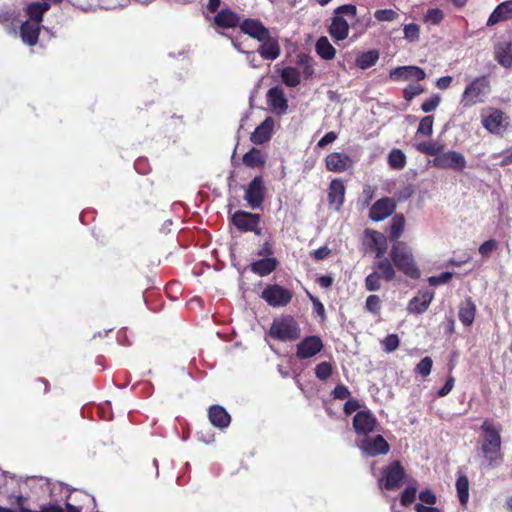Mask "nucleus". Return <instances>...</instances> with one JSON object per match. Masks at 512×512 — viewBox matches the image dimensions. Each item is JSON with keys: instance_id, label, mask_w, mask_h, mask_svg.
<instances>
[{"instance_id": "obj_28", "label": "nucleus", "mask_w": 512, "mask_h": 512, "mask_svg": "<svg viewBox=\"0 0 512 512\" xmlns=\"http://www.w3.org/2000/svg\"><path fill=\"white\" fill-rule=\"evenodd\" d=\"M277 265L278 261L276 258L265 257L251 263L250 270L257 275L264 277L271 274L277 268Z\"/></svg>"}, {"instance_id": "obj_29", "label": "nucleus", "mask_w": 512, "mask_h": 512, "mask_svg": "<svg viewBox=\"0 0 512 512\" xmlns=\"http://www.w3.org/2000/svg\"><path fill=\"white\" fill-rule=\"evenodd\" d=\"M51 4L48 2H32L26 7V14L29 17L27 21L37 22L41 24L44 14L50 9Z\"/></svg>"}, {"instance_id": "obj_43", "label": "nucleus", "mask_w": 512, "mask_h": 512, "mask_svg": "<svg viewBox=\"0 0 512 512\" xmlns=\"http://www.w3.org/2000/svg\"><path fill=\"white\" fill-rule=\"evenodd\" d=\"M433 124L434 117L432 115L423 117L419 122L416 134L430 137L433 133Z\"/></svg>"}, {"instance_id": "obj_14", "label": "nucleus", "mask_w": 512, "mask_h": 512, "mask_svg": "<svg viewBox=\"0 0 512 512\" xmlns=\"http://www.w3.org/2000/svg\"><path fill=\"white\" fill-rule=\"evenodd\" d=\"M265 198V187L262 176H256L254 179L248 184V187L245 190L244 199L247 201L248 205L257 209L260 208L264 202Z\"/></svg>"}, {"instance_id": "obj_63", "label": "nucleus", "mask_w": 512, "mask_h": 512, "mask_svg": "<svg viewBox=\"0 0 512 512\" xmlns=\"http://www.w3.org/2000/svg\"><path fill=\"white\" fill-rule=\"evenodd\" d=\"M330 254L331 250L327 246H322L312 253V257L316 261H320L326 259Z\"/></svg>"}, {"instance_id": "obj_53", "label": "nucleus", "mask_w": 512, "mask_h": 512, "mask_svg": "<svg viewBox=\"0 0 512 512\" xmlns=\"http://www.w3.org/2000/svg\"><path fill=\"white\" fill-rule=\"evenodd\" d=\"M365 308L367 311L377 314L381 309V300L378 295H369L366 299Z\"/></svg>"}, {"instance_id": "obj_48", "label": "nucleus", "mask_w": 512, "mask_h": 512, "mask_svg": "<svg viewBox=\"0 0 512 512\" xmlns=\"http://www.w3.org/2000/svg\"><path fill=\"white\" fill-rule=\"evenodd\" d=\"M398 13L394 11L393 9H379L376 10L374 13V17L377 21L384 22V21H394L398 18Z\"/></svg>"}, {"instance_id": "obj_52", "label": "nucleus", "mask_w": 512, "mask_h": 512, "mask_svg": "<svg viewBox=\"0 0 512 512\" xmlns=\"http://www.w3.org/2000/svg\"><path fill=\"white\" fill-rule=\"evenodd\" d=\"M424 87L420 84H410L403 90V97L407 101H411L414 97L424 92Z\"/></svg>"}, {"instance_id": "obj_61", "label": "nucleus", "mask_w": 512, "mask_h": 512, "mask_svg": "<svg viewBox=\"0 0 512 512\" xmlns=\"http://www.w3.org/2000/svg\"><path fill=\"white\" fill-rule=\"evenodd\" d=\"M419 499L429 505H434L436 503V496L430 489L421 491Z\"/></svg>"}, {"instance_id": "obj_33", "label": "nucleus", "mask_w": 512, "mask_h": 512, "mask_svg": "<svg viewBox=\"0 0 512 512\" xmlns=\"http://www.w3.org/2000/svg\"><path fill=\"white\" fill-rule=\"evenodd\" d=\"M405 228V218L402 214H395L391 220L388 239L393 243L402 242L400 239Z\"/></svg>"}, {"instance_id": "obj_24", "label": "nucleus", "mask_w": 512, "mask_h": 512, "mask_svg": "<svg viewBox=\"0 0 512 512\" xmlns=\"http://www.w3.org/2000/svg\"><path fill=\"white\" fill-rule=\"evenodd\" d=\"M40 31L41 24L37 22L24 21L20 26L21 39L29 46H35L38 43Z\"/></svg>"}, {"instance_id": "obj_19", "label": "nucleus", "mask_w": 512, "mask_h": 512, "mask_svg": "<svg viewBox=\"0 0 512 512\" xmlns=\"http://www.w3.org/2000/svg\"><path fill=\"white\" fill-rule=\"evenodd\" d=\"M346 188L343 181L339 178L333 179L328 187V203L339 211L345 201Z\"/></svg>"}, {"instance_id": "obj_1", "label": "nucleus", "mask_w": 512, "mask_h": 512, "mask_svg": "<svg viewBox=\"0 0 512 512\" xmlns=\"http://www.w3.org/2000/svg\"><path fill=\"white\" fill-rule=\"evenodd\" d=\"M501 426L485 419L481 425L480 443L483 457L493 464L501 458Z\"/></svg>"}, {"instance_id": "obj_49", "label": "nucleus", "mask_w": 512, "mask_h": 512, "mask_svg": "<svg viewBox=\"0 0 512 512\" xmlns=\"http://www.w3.org/2000/svg\"><path fill=\"white\" fill-rule=\"evenodd\" d=\"M443 19H444V13L442 10H440L438 8L428 9L425 14V21L432 25L440 24Z\"/></svg>"}, {"instance_id": "obj_58", "label": "nucleus", "mask_w": 512, "mask_h": 512, "mask_svg": "<svg viewBox=\"0 0 512 512\" xmlns=\"http://www.w3.org/2000/svg\"><path fill=\"white\" fill-rule=\"evenodd\" d=\"M361 407L360 402L355 398H350L344 404V413L346 415H351L355 411H357Z\"/></svg>"}, {"instance_id": "obj_3", "label": "nucleus", "mask_w": 512, "mask_h": 512, "mask_svg": "<svg viewBox=\"0 0 512 512\" xmlns=\"http://www.w3.org/2000/svg\"><path fill=\"white\" fill-rule=\"evenodd\" d=\"M373 264V271L365 278V288L367 291L375 292L381 289V280L391 282L396 277V268L391 261L390 256L385 255L382 258H376Z\"/></svg>"}, {"instance_id": "obj_30", "label": "nucleus", "mask_w": 512, "mask_h": 512, "mask_svg": "<svg viewBox=\"0 0 512 512\" xmlns=\"http://www.w3.org/2000/svg\"><path fill=\"white\" fill-rule=\"evenodd\" d=\"M495 59L504 67L512 66V43H498L494 49Z\"/></svg>"}, {"instance_id": "obj_26", "label": "nucleus", "mask_w": 512, "mask_h": 512, "mask_svg": "<svg viewBox=\"0 0 512 512\" xmlns=\"http://www.w3.org/2000/svg\"><path fill=\"white\" fill-rule=\"evenodd\" d=\"M210 423L219 429L227 428L231 422L229 413L220 405H212L208 409Z\"/></svg>"}, {"instance_id": "obj_5", "label": "nucleus", "mask_w": 512, "mask_h": 512, "mask_svg": "<svg viewBox=\"0 0 512 512\" xmlns=\"http://www.w3.org/2000/svg\"><path fill=\"white\" fill-rule=\"evenodd\" d=\"M335 16L329 26V34L335 41H343L348 37L349 24L342 14L356 16L357 8L353 4H344L335 9Z\"/></svg>"}, {"instance_id": "obj_47", "label": "nucleus", "mask_w": 512, "mask_h": 512, "mask_svg": "<svg viewBox=\"0 0 512 512\" xmlns=\"http://www.w3.org/2000/svg\"><path fill=\"white\" fill-rule=\"evenodd\" d=\"M433 361L430 357L426 356L420 360L415 367V372L422 377H426L431 373Z\"/></svg>"}, {"instance_id": "obj_9", "label": "nucleus", "mask_w": 512, "mask_h": 512, "mask_svg": "<svg viewBox=\"0 0 512 512\" xmlns=\"http://www.w3.org/2000/svg\"><path fill=\"white\" fill-rule=\"evenodd\" d=\"M231 223L241 232H254L256 235H262V229L259 227L261 216L244 210H237L231 216Z\"/></svg>"}, {"instance_id": "obj_55", "label": "nucleus", "mask_w": 512, "mask_h": 512, "mask_svg": "<svg viewBox=\"0 0 512 512\" xmlns=\"http://www.w3.org/2000/svg\"><path fill=\"white\" fill-rule=\"evenodd\" d=\"M404 37L409 41H416L419 38L420 28L415 23H410L404 26Z\"/></svg>"}, {"instance_id": "obj_32", "label": "nucleus", "mask_w": 512, "mask_h": 512, "mask_svg": "<svg viewBox=\"0 0 512 512\" xmlns=\"http://www.w3.org/2000/svg\"><path fill=\"white\" fill-rule=\"evenodd\" d=\"M503 122V113L500 110L492 109L490 114L482 116L483 126L492 133L499 132Z\"/></svg>"}, {"instance_id": "obj_50", "label": "nucleus", "mask_w": 512, "mask_h": 512, "mask_svg": "<svg viewBox=\"0 0 512 512\" xmlns=\"http://www.w3.org/2000/svg\"><path fill=\"white\" fill-rule=\"evenodd\" d=\"M498 248V242L494 239H490L482 243L479 247V254L483 258H489L494 251Z\"/></svg>"}, {"instance_id": "obj_10", "label": "nucleus", "mask_w": 512, "mask_h": 512, "mask_svg": "<svg viewBox=\"0 0 512 512\" xmlns=\"http://www.w3.org/2000/svg\"><path fill=\"white\" fill-rule=\"evenodd\" d=\"M292 297L293 293L279 284L267 285L261 293V298L271 307H285Z\"/></svg>"}, {"instance_id": "obj_15", "label": "nucleus", "mask_w": 512, "mask_h": 512, "mask_svg": "<svg viewBox=\"0 0 512 512\" xmlns=\"http://www.w3.org/2000/svg\"><path fill=\"white\" fill-rule=\"evenodd\" d=\"M396 209V202L394 199L389 197H383L379 200H377L370 208L369 210V218L372 221L379 222L390 215L395 211Z\"/></svg>"}, {"instance_id": "obj_8", "label": "nucleus", "mask_w": 512, "mask_h": 512, "mask_svg": "<svg viewBox=\"0 0 512 512\" xmlns=\"http://www.w3.org/2000/svg\"><path fill=\"white\" fill-rule=\"evenodd\" d=\"M352 426L358 436L366 437L380 431V424L375 415L368 409L358 411L352 420Z\"/></svg>"}, {"instance_id": "obj_42", "label": "nucleus", "mask_w": 512, "mask_h": 512, "mask_svg": "<svg viewBox=\"0 0 512 512\" xmlns=\"http://www.w3.org/2000/svg\"><path fill=\"white\" fill-rule=\"evenodd\" d=\"M297 64L302 67V74L305 79H309L314 75V63L310 55L305 53L298 54Z\"/></svg>"}, {"instance_id": "obj_59", "label": "nucleus", "mask_w": 512, "mask_h": 512, "mask_svg": "<svg viewBox=\"0 0 512 512\" xmlns=\"http://www.w3.org/2000/svg\"><path fill=\"white\" fill-rule=\"evenodd\" d=\"M374 193H375V188L370 185H366L363 188L362 197H363V205L364 206L370 205L372 199L374 198Z\"/></svg>"}, {"instance_id": "obj_18", "label": "nucleus", "mask_w": 512, "mask_h": 512, "mask_svg": "<svg viewBox=\"0 0 512 512\" xmlns=\"http://www.w3.org/2000/svg\"><path fill=\"white\" fill-rule=\"evenodd\" d=\"M389 76L393 81H406L410 79L422 81L425 79L426 73L422 68L417 66H399L392 69Z\"/></svg>"}, {"instance_id": "obj_35", "label": "nucleus", "mask_w": 512, "mask_h": 512, "mask_svg": "<svg viewBox=\"0 0 512 512\" xmlns=\"http://www.w3.org/2000/svg\"><path fill=\"white\" fill-rule=\"evenodd\" d=\"M415 148L418 152L434 156V158L442 155L444 152V144L437 141L419 142L415 144Z\"/></svg>"}, {"instance_id": "obj_13", "label": "nucleus", "mask_w": 512, "mask_h": 512, "mask_svg": "<svg viewBox=\"0 0 512 512\" xmlns=\"http://www.w3.org/2000/svg\"><path fill=\"white\" fill-rule=\"evenodd\" d=\"M324 348L322 339L317 335H310L303 338L296 346V357L299 360H306L316 356Z\"/></svg>"}, {"instance_id": "obj_21", "label": "nucleus", "mask_w": 512, "mask_h": 512, "mask_svg": "<svg viewBox=\"0 0 512 512\" xmlns=\"http://www.w3.org/2000/svg\"><path fill=\"white\" fill-rule=\"evenodd\" d=\"M267 103L279 115L285 114L288 109V101L283 90L276 86L267 92Z\"/></svg>"}, {"instance_id": "obj_27", "label": "nucleus", "mask_w": 512, "mask_h": 512, "mask_svg": "<svg viewBox=\"0 0 512 512\" xmlns=\"http://www.w3.org/2000/svg\"><path fill=\"white\" fill-rule=\"evenodd\" d=\"M512 18V0L500 3L490 14L486 25L493 26Z\"/></svg>"}, {"instance_id": "obj_54", "label": "nucleus", "mask_w": 512, "mask_h": 512, "mask_svg": "<svg viewBox=\"0 0 512 512\" xmlns=\"http://www.w3.org/2000/svg\"><path fill=\"white\" fill-rule=\"evenodd\" d=\"M441 97L438 94H434L429 99L425 100L421 105V110L425 113L434 111L440 104Z\"/></svg>"}, {"instance_id": "obj_11", "label": "nucleus", "mask_w": 512, "mask_h": 512, "mask_svg": "<svg viewBox=\"0 0 512 512\" xmlns=\"http://www.w3.org/2000/svg\"><path fill=\"white\" fill-rule=\"evenodd\" d=\"M358 447L363 454L369 457L386 455L390 451L389 443L380 434L373 437H370L369 435L364 437L358 442Z\"/></svg>"}, {"instance_id": "obj_16", "label": "nucleus", "mask_w": 512, "mask_h": 512, "mask_svg": "<svg viewBox=\"0 0 512 512\" xmlns=\"http://www.w3.org/2000/svg\"><path fill=\"white\" fill-rule=\"evenodd\" d=\"M354 165L351 157L343 152H332L325 158V166L328 171L343 173Z\"/></svg>"}, {"instance_id": "obj_38", "label": "nucleus", "mask_w": 512, "mask_h": 512, "mask_svg": "<svg viewBox=\"0 0 512 512\" xmlns=\"http://www.w3.org/2000/svg\"><path fill=\"white\" fill-rule=\"evenodd\" d=\"M456 490L459 502L465 506L469 500V480L465 474L458 473L456 480Z\"/></svg>"}, {"instance_id": "obj_31", "label": "nucleus", "mask_w": 512, "mask_h": 512, "mask_svg": "<svg viewBox=\"0 0 512 512\" xmlns=\"http://www.w3.org/2000/svg\"><path fill=\"white\" fill-rule=\"evenodd\" d=\"M476 306L471 298L466 299L459 307L458 317L464 326H471L474 322Z\"/></svg>"}, {"instance_id": "obj_41", "label": "nucleus", "mask_w": 512, "mask_h": 512, "mask_svg": "<svg viewBox=\"0 0 512 512\" xmlns=\"http://www.w3.org/2000/svg\"><path fill=\"white\" fill-rule=\"evenodd\" d=\"M283 83L288 87H296L301 82V75L295 67H285L280 73Z\"/></svg>"}, {"instance_id": "obj_60", "label": "nucleus", "mask_w": 512, "mask_h": 512, "mask_svg": "<svg viewBox=\"0 0 512 512\" xmlns=\"http://www.w3.org/2000/svg\"><path fill=\"white\" fill-rule=\"evenodd\" d=\"M454 382H455L454 377L449 376L447 378L445 384L443 385V387L438 390L437 396L444 397V396L448 395L454 387Z\"/></svg>"}, {"instance_id": "obj_56", "label": "nucleus", "mask_w": 512, "mask_h": 512, "mask_svg": "<svg viewBox=\"0 0 512 512\" xmlns=\"http://www.w3.org/2000/svg\"><path fill=\"white\" fill-rule=\"evenodd\" d=\"M331 395L334 399L337 400H344L346 398H349L351 393L347 386L344 384H337L335 388L332 390Z\"/></svg>"}, {"instance_id": "obj_20", "label": "nucleus", "mask_w": 512, "mask_h": 512, "mask_svg": "<svg viewBox=\"0 0 512 512\" xmlns=\"http://www.w3.org/2000/svg\"><path fill=\"white\" fill-rule=\"evenodd\" d=\"M261 44L258 48V53L265 60H275L281 54V47L277 37L271 36L270 32L263 41H259Z\"/></svg>"}, {"instance_id": "obj_39", "label": "nucleus", "mask_w": 512, "mask_h": 512, "mask_svg": "<svg viewBox=\"0 0 512 512\" xmlns=\"http://www.w3.org/2000/svg\"><path fill=\"white\" fill-rule=\"evenodd\" d=\"M432 301V295L424 294L422 297H414L408 304V310L412 313L421 314L425 312Z\"/></svg>"}, {"instance_id": "obj_36", "label": "nucleus", "mask_w": 512, "mask_h": 512, "mask_svg": "<svg viewBox=\"0 0 512 512\" xmlns=\"http://www.w3.org/2000/svg\"><path fill=\"white\" fill-rule=\"evenodd\" d=\"M317 54L324 60H332L336 55V49L325 36L320 37L315 44Z\"/></svg>"}, {"instance_id": "obj_37", "label": "nucleus", "mask_w": 512, "mask_h": 512, "mask_svg": "<svg viewBox=\"0 0 512 512\" xmlns=\"http://www.w3.org/2000/svg\"><path fill=\"white\" fill-rule=\"evenodd\" d=\"M379 59V52L375 49L362 52L356 57V66L362 70H366L374 66Z\"/></svg>"}, {"instance_id": "obj_4", "label": "nucleus", "mask_w": 512, "mask_h": 512, "mask_svg": "<svg viewBox=\"0 0 512 512\" xmlns=\"http://www.w3.org/2000/svg\"><path fill=\"white\" fill-rule=\"evenodd\" d=\"M490 92L489 77L487 75L476 77L464 89L461 103L465 108L483 103Z\"/></svg>"}, {"instance_id": "obj_7", "label": "nucleus", "mask_w": 512, "mask_h": 512, "mask_svg": "<svg viewBox=\"0 0 512 512\" xmlns=\"http://www.w3.org/2000/svg\"><path fill=\"white\" fill-rule=\"evenodd\" d=\"M405 469L399 460L392 461L382 470L380 486L388 491L396 490L403 484Z\"/></svg>"}, {"instance_id": "obj_44", "label": "nucleus", "mask_w": 512, "mask_h": 512, "mask_svg": "<svg viewBox=\"0 0 512 512\" xmlns=\"http://www.w3.org/2000/svg\"><path fill=\"white\" fill-rule=\"evenodd\" d=\"M333 370L332 363L323 361L316 365L315 376L321 381H326L333 374Z\"/></svg>"}, {"instance_id": "obj_22", "label": "nucleus", "mask_w": 512, "mask_h": 512, "mask_svg": "<svg viewBox=\"0 0 512 512\" xmlns=\"http://www.w3.org/2000/svg\"><path fill=\"white\" fill-rule=\"evenodd\" d=\"M365 236L369 240L370 251L375 252L376 258H382L387 251V237L376 230H365Z\"/></svg>"}, {"instance_id": "obj_57", "label": "nucleus", "mask_w": 512, "mask_h": 512, "mask_svg": "<svg viewBox=\"0 0 512 512\" xmlns=\"http://www.w3.org/2000/svg\"><path fill=\"white\" fill-rule=\"evenodd\" d=\"M451 278H452V273L443 272L438 276L430 277L428 279V281H429L430 285L436 286V285L445 284V283L449 282Z\"/></svg>"}, {"instance_id": "obj_62", "label": "nucleus", "mask_w": 512, "mask_h": 512, "mask_svg": "<svg viewBox=\"0 0 512 512\" xmlns=\"http://www.w3.org/2000/svg\"><path fill=\"white\" fill-rule=\"evenodd\" d=\"M337 139V134L334 131L326 133L317 143V146L324 148L328 144L333 143Z\"/></svg>"}, {"instance_id": "obj_12", "label": "nucleus", "mask_w": 512, "mask_h": 512, "mask_svg": "<svg viewBox=\"0 0 512 512\" xmlns=\"http://www.w3.org/2000/svg\"><path fill=\"white\" fill-rule=\"evenodd\" d=\"M466 159L458 151L450 150L432 160V165L439 169H452L463 171L466 168Z\"/></svg>"}, {"instance_id": "obj_25", "label": "nucleus", "mask_w": 512, "mask_h": 512, "mask_svg": "<svg viewBox=\"0 0 512 512\" xmlns=\"http://www.w3.org/2000/svg\"><path fill=\"white\" fill-rule=\"evenodd\" d=\"M214 23L223 29L235 28L240 25V16L230 8L220 10L214 17Z\"/></svg>"}, {"instance_id": "obj_51", "label": "nucleus", "mask_w": 512, "mask_h": 512, "mask_svg": "<svg viewBox=\"0 0 512 512\" xmlns=\"http://www.w3.org/2000/svg\"><path fill=\"white\" fill-rule=\"evenodd\" d=\"M417 489L414 486L406 487L400 496V503L403 506H409L415 501Z\"/></svg>"}, {"instance_id": "obj_2", "label": "nucleus", "mask_w": 512, "mask_h": 512, "mask_svg": "<svg viewBox=\"0 0 512 512\" xmlns=\"http://www.w3.org/2000/svg\"><path fill=\"white\" fill-rule=\"evenodd\" d=\"M389 256L395 268L411 279H418L420 269L415 261L412 248L406 242L393 243Z\"/></svg>"}, {"instance_id": "obj_23", "label": "nucleus", "mask_w": 512, "mask_h": 512, "mask_svg": "<svg viewBox=\"0 0 512 512\" xmlns=\"http://www.w3.org/2000/svg\"><path fill=\"white\" fill-rule=\"evenodd\" d=\"M274 127L272 117H267L256 129L251 133L250 140L256 145H262L271 139Z\"/></svg>"}, {"instance_id": "obj_34", "label": "nucleus", "mask_w": 512, "mask_h": 512, "mask_svg": "<svg viewBox=\"0 0 512 512\" xmlns=\"http://www.w3.org/2000/svg\"><path fill=\"white\" fill-rule=\"evenodd\" d=\"M242 162L246 167L259 168L264 167L266 161L262 155V152L259 149L253 147L243 155Z\"/></svg>"}, {"instance_id": "obj_46", "label": "nucleus", "mask_w": 512, "mask_h": 512, "mask_svg": "<svg viewBox=\"0 0 512 512\" xmlns=\"http://www.w3.org/2000/svg\"><path fill=\"white\" fill-rule=\"evenodd\" d=\"M383 350L387 353L395 351L400 345V339L397 334H389L381 341Z\"/></svg>"}, {"instance_id": "obj_40", "label": "nucleus", "mask_w": 512, "mask_h": 512, "mask_svg": "<svg viewBox=\"0 0 512 512\" xmlns=\"http://www.w3.org/2000/svg\"><path fill=\"white\" fill-rule=\"evenodd\" d=\"M387 162L391 169L402 170L406 166L407 158L401 149L394 148L389 152Z\"/></svg>"}, {"instance_id": "obj_45", "label": "nucleus", "mask_w": 512, "mask_h": 512, "mask_svg": "<svg viewBox=\"0 0 512 512\" xmlns=\"http://www.w3.org/2000/svg\"><path fill=\"white\" fill-rule=\"evenodd\" d=\"M7 501L11 506H17L19 508L18 512H37L36 510H31L25 507L28 498L22 495L10 494L7 497Z\"/></svg>"}, {"instance_id": "obj_17", "label": "nucleus", "mask_w": 512, "mask_h": 512, "mask_svg": "<svg viewBox=\"0 0 512 512\" xmlns=\"http://www.w3.org/2000/svg\"><path fill=\"white\" fill-rule=\"evenodd\" d=\"M239 28L242 33L250 36L251 38L257 41H263L267 38L268 33L270 32L267 27L259 20L255 18H246L244 19Z\"/></svg>"}, {"instance_id": "obj_64", "label": "nucleus", "mask_w": 512, "mask_h": 512, "mask_svg": "<svg viewBox=\"0 0 512 512\" xmlns=\"http://www.w3.org/2000/svg\"><path fill=\"white\" fill-rule=\"evenodd\" d=\"M37 512H64V509L58 504L48 503L41 505Z\"/></svg>"}, {"instance_id": "obj_6", "label": "nucleus", "mask_w": 512, "mask_h": 512, "mask_svg": "<svg viewBox=\"0 0 512 512\" xmlns=\"http://www.w3.org/2000/svg\"><path fill=\"white\" fill-rule=\"evenodd\" d=\"M299 324L290 316L275 319L270 327L269 334L279 341H295L300 337Z\"/></svg>"}]
</instances>
